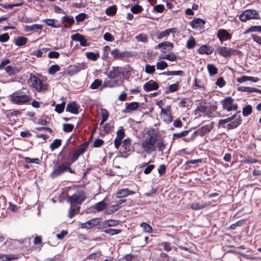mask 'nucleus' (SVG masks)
Listing matches in <instances>:
<instances>
[{
    "label": "nucleus",
    "mask_w": 261,
    "mask_h": 261,
    "mask_svg": "<svg viewBox=\"0 0 261 261\" xmlns=\"http://www.w3.org/2000/svg\"><path fill=\"white\" fill-rule=\"evenodd\" d=\"M117 7L116 6L109 7L106 10V13L109 16H113L116 13Z\"/></svg>",
    "instance_id": "ea45409f"
},
{
    "label": "nucleus",
    "mask_w": 261,
    "mask_h": 261,
    "mask_svg": "<svg viewBox=\"0 0 261 261\" xmlns=\"http://www.w3.org/2000/svg\"><path fill=\"white\" fill-rule=\"evenodd\" d=\"M87 148V145L84 144L80 146V147L74 152L71 158V163L77 160L80 155L83 154Z\"/></svg>",
    "instance_id": "f8f14e48"
},
{
    "label": "nucleus",
    "mask_w": 261,
    "mask_h": 261,
    "mask_svg": "<svg viewBox=\"0 0 261 261\" xmlns=\"http://www.w3.org/2000/svg\"><path fill=\"white\" fill-rule=\"evenodd\" d=\"M120 85L117 80H113V81H109L107 82H105L102 85V88H113L115 87H118Z\"/></svg>",
    "instance_id": "393cba45"
},
{
    "label": "nucleus",
    "mask_w": 261,
    "mask_h": 261,
    "mask_svg": "<svg viewBox=\"0 0 261 261\" xmlns=\"http://www.w3.org/2000/svg\"><path fill=\"white\" fill-rule=\"evenodd\" d=\"M74 128V125L71 124L65 123L63 124V130L65 132H70Z\"/></svg>",
    "instance_id": "bf43d9fd"
},
{
    "label": "nucleus",
    "mask_w": 261,
    "mask_h": 261,
    "mask_svg": "<svg viewBox=\"0 0 261 261\" xmlns=\"http://www.w3.org/2000/svg\"><path fill=\"white\" fill-rule=\"evenodd\" d=\"M166 46L169 47L170 48V50L173 48V44L172 43L168 41L163 42L161 43H159L157 46H156L155 47V48L158 49L163 47V49L165 50L166 49Z\"/></svg>",
    "instance_id": "7c9ffc66"
},
{
    "label": "nucleus",
    "mask_w": 261,
    "mask_h": 261,
    "mask_svg": "<svg viewBox=\"0 0 261 261\" xmlns=\"http://www.w3.org/2000/svg\"><path fill=\"white\" fill-rule=\"evenodd\" d=\"M141 226L142 227L144 231L147 232H151L152 230V228L150 225L148 224L143 222L141 224Z\"/></svg>",
    "instance_id": "052dcab7"
},
{
    "label": "nucleus",
    "mask_w": 261,
    "mask_h": 261,
    "mask_svg": "<svg viewBox=\"0 0 261 261\" xmlns=\"http://www.w3.org/2000/svg\"><path fill=\"white\" fill-rule=\"evenodd\" d=\"M80 208V207L75 208L73 207V206H72L71 205V207L69 211L68 217L69 218H72L75 215V214H77V213L79 212Z\"/></svg>",
    "instance_id": "8fccbe9b"
},
{
    "label": "nucleus",
    "mask_w": 261,
    "mask_h": 261,
    "mask_svg": "<svg viewBox=\"0 0 261 261\" xmlns=\"http://www.w3.org/2000/svg\"><path fill=\"white\" fill-rule=\"evenodd\" d=\"M111 55L115 59H117L122 57V54L120 53L119 50L118 49H114L111 51Z\"/></svg>",
    "instance_id": "0e129e2a"
},
{
    "label": "nucleus",
    "mask_w": 261,
    "mask_h": 261,
    "mask_svg": "<svg viewBox=\"0 0 261 261\" xmlns=\"http://www.w3.org/2000/svg\"><path fill=\"white\" fill-rule=\"evenodd\" d=\"M236 51V49L228 48L224 46H219L216 49V51L218 54L225 58L230 57L232 54L233 52Z\"/></svg>",
    "instance_id": "1a4fd4ad"
},
{
    "label": "nucleus",
    "mask_w": 261,
    "mask_h": 261,
    "mask_svg": "<svg viewBox=\"0 0 261 261\" xmlns=\"http://www.w3.org/2000/svg\"><path fill=\"white\" fill-rule=\"evenodd\" d=\"M160 58L163 59L168 60L170 61H174L176 59V56L174 53H171L169 54H165L162 57L160 56Z\"/></svg>",
    "instance_id": "e433bc0d"
},
{
    "label": "nucleus",
    "mask_w": 261,
    "mask_h": 261,
    "mask_svg": "<svg viewBox=\"0 0 261 261\" xmlns=\"http://www.w3.org/2000/svg\"><path fill=\"white\" fill-rule=\"evenodd\" d=\"M107 206V204L105 203L104 200H102L100 202H99L96 203L93 207L96 209L97 211L100 212L105 209V208Z\"/></svg>",
    "instance_id": "c756f323"
},
{
    "label": "nucleus",
    "mask_w": 261,
    "mask_h": 261,
    "mask_svg": "<svg viewBox=\"0 0 261 261\" xmlns=\"http://www.w3.org/2000/svg\"><path fill=\"white\" fill-rule=\"evenodd\" d=\"M158 88V84L153 80H150L143 86V89L145 91L155 90H157Z\"/></svg>",
    "instance_id": "2eb2a0df"
},
{
    "label": "nucleus",
    "mask_w": 261,
    "mask_h": 261,
    "mask_svg": "<svg viewBox=\"0 0 261 261\" xmlns=\"http://www.w3.org/2000/svg\"><path fill=\"white\" fill-rule=\"evenodd\" d=\"M238 90L242 92H246L248 93L255 92L261 94V90L252 87L240 86L238 88Z\"/></svg>",
    "instance_id": "aec40b11"
},
{
    "label": "nucleus",
    "mask_w": 261,
    "mask_h": 261,
    "mask_svg": "<svg viewBox=\"0 0 261 261\" xmlns=\"http://www.w3.org/2000/svg\"><path fill=\"white\" fill-rule=\"evenodd\" d=\"M168 66V64L164 61L158 62L156 63V68L158 69L163 70Z\"/></svg>",
    "instance_id": "13d9d810"
},
{
    "label": "nucleus",
    "mask_w": 261,
    "mask_h": 261,
    "mask_svg": "<svg viewBox=\"0 0 261 261\" xmlns=\"http://www.w3.org/2000/svg\"><path fill=\"white\" fill-rule=\"evenodd\" d=\"M207 68L211 76L215 75L218 73V69L213 64H208L207 65Z\"/></svg>",
    "instance_id": "2f4dec72"
},
{
    "label": "nucleus",
    "mask_w": 261,
    "mask_h": 261,
    "mask_svg": "<svg viewBox=\"0 0 261 261\" xmlns=\"http://www.w3.org/2000/svg\"><path fill=\"white\" fill-rule=\"evenodd\" d=\"M62 141L60 139H57L54 140L53 142L50 145V148L51 150L58 148L61 145Z\"/></svg>",
    "instance_id": "58836bf2"
},
{
    "label": "nucleus",
    "mask_w": 261,
    "mask_h": 261,
    "mask_svg": "<svg viewBox=\"0 0 261 261\" xmlns=\"http://www.w3.org/2000/svg\"><path fill=\"white\" fill-rule=\"evenodd\" d=\"M86 197L83 192H77L68 198V201L70 202L72 206L75 204H81L85 199Z\"/></svg>",
    "instance_id": "0eeeda50"
},
{
    "label": "nucleus",
    "mask_w": 261,
    "mask_h": 261,
    "mask_svg": "<svg viewBox=\"0 0 261 261\" xmlns=\"http://www.w3.org/2000/svg\"><path fill=\"white\" fill-rule=\"evenodd\" d=\"M43 27L41 24H34L30 25H25L24 30L26 32L37 31V30H41Z\"/></svg>",
    "instance_id": "5701e85b"
},
{
    "label": "nucleus",
    "mask_w": 261,
    "mask_h": 261,
    "mask_svg": "<svg viewBox=\"0 0 261 261\" xmlns=\"http://www.w3.org/2000/svg\"><path fill=\"white\" fill-rule=\"evenodd\" d=\"M11 101L12 103L17 105H23L29 102L31 99V96L23 94L20 91H16L10 95Z\"/></svg>",
    "instance_id": "f03ea898"
},
{
    "label": "nucleus",
    "mask_w": 261,
    "mask_h": 261,
    "mask_svg": "<svg viewBox=\"0 0 261 261\" xmlns=\"http://www.w3.org/2000/svg\"><path fill=\"white\" fill-rule=\"evenodd\" d=\"M241 122L242 120L239 117V118H236L233 121L228 124L227 125V128L229 129L235 128L241 124Z\"/></svg>",
    "instance_id": "c85d7f7f"
},
{
    "label": "nucleus",
    "mask_w": 261,
    "mask_h": 261,
    "mask_svg": "<svg viewBox=\"0 0 261 261\" xmlns=\"http://www.w3.org/2000/svg\"><path fill=\"white\" fill-rule=\"evenodd\" d=\"M217 37L221 43H222L224 39H230L231 35L226 30L220 29L218 31Z\"/></svg>",
    "instance_id": "4468645a"
},
{
    "label": "nucleus",
    "mask_w": 261,
    "mask_h": 261,
    "mask_svg": "<svg viewBox=\"0 0 261 261\" xmlns=\"http://www.w3.org/2000/svg\"><path fill=\"white\" fill-rule=\"evenodd\" d=\"M175 32V28L167 29V30L163 31L159 34H158L157 36V38L158 39H161V38H162L163 37L168 36L171 33H173Z\"/></svg>",
    "instance_id": "cd10ccee"
},
{
    "label": "nucleus",
    "mask_w": 261,
    "mask_h": 261,
    "mask_svg": "<svg viewBox=\"0 0 261 261\" xmlns=\"http://www.w3.org/2000/svg\"><path fill=\"white\" fill-rule=\"evenodd\" d=\"M189 132V130H183L180 133H174L173 135V138H180L182 137L186 136L188 134Z\"/></svg>",
    "instance_id": "4d7b16f0"
},
{
    "label": "nucleus",
    "mask_w": 261,
    "mask_h": 261,
    "mask_svg": "<svg viewBox=\"0 0 261 261\" xmlns=\"http://www.w3.org/2000/svg\"><path fill=\"white\" fill-rule=\"evenodd\" d=\"M214 50L213 47L212 46H207L206 45L201 46L199 49V53L201 54H205L206 55L211 54Z\"/></svg>",
    "instance_id": "4be33fe9"
},
{
    "label": "nucleus",
    "mask_w": 261,
    "mask_h": 261,
    "mask_svg": "<svg viewBox=\"0 0 261 261\" xmlns=\"http://www.w3.org/2000/svg\"><path fill=\"white\" fill-rule=\"evenodd\" d=\"M86 55L88 59L94 61L97 60V59L99 57V55L98 53L87 52L86 53Z\"/></svg>",
    "instance_id": "c9c22d12"
},
{
    "label": "nucleus",
    "mask_w": 261,
    "mask_h": 261,
    "mask_svg": "<svg viewBox=\"0 0 261 261\" xmlns=\"http://www.w3.org/2000/svg\"><path fill=\"white\" fill-rule=\"evenodd\" d=\"M71 38L73 40L79 41L80 45L82 46H87L89 45L85 37L80 34L77 33L72 35L71 36Z\"/></svg>",
    "instance_id": "a211bd4d"
},
{
    "label": "nucleus",
    "mask_w": 261,
    "mask_h": 261,
    "mask_svg": "<svg viewBox=\"0 0 261 261\" xmlns=\"http://www.w3.org/2000/svg\"><path fill=\"white\" fill-rule=\"evenodd\" d=\"M161 119L167 123H169L172 121V111L170 106H168L164 109H162L160 113Z\"/></svg>",
    "instance_id": "6e6552de"
},
{
    "label": "nucleus",
    "mask_w": 261,
    "mask_h": 261,
    "mask_svg": "<svg viewBox=\"0 0 261 261\" xmlns=\"http://www.w3.org/2000/svg\"><path fill=\"white\" fill-rule=\"evenodd\" d=\"M260 18L258 12L254 9H247L243 11L239 16L240 20L244 22L251 19H259Z\"/></svg>",
    "instance_id": "20e7f679"
},
{
    "label": "nucleus",
    "mask_w": 261,
    "mask_h": 261,
    "mask_svg": "<svg viewBox=\"0 0 261 261\" xmlns=\"http://www.w3.org/2000/svg\"><path fill=\"white\" fill-rule=\"evenodd\" d=\"M135 192L129 190L127 188L122 189L120 190L116 194V197L118 198L125 197L127 196L133 195Z\"/></svg>",
    "instance_id": "6ab92c4d"
},
{
    "label": "nucleus",
    "mask_w": 261,
    "mask_h": 261,
    "mask_svg": "<svg viewBox=\"0 0 261 261\" xmlns=\"http://www.w3.org/2000/svg\"><path fill=\"white\" fill-rule=\"evenodd\" d=\"M104 232L106 233L109 234L111 236H113L115 234H117L120 233L121 232V229H112V228H108L104 230Z\"/></svg>",
    "instance_id": "79ce46f5"
},
{
    "label": "nucleus",
    "mask_w": 261,
    "mask_h": 261,
    "mask_svg": "<svg viewBox=\"0 0 261 261\" xmlns=\"http://www.w3.org/2000/svg\"><path fill=\"white\" fill-rule=\"evenodd\" d=\"M48 50V48H42L39 49L34 50L31 53V55L32 56H35L37 58H40L43 56V54H45Z\"/></svg>",
    "instance_id": "a878e982"
},
{
    "label": "nucleus",
    "mask_w": 261,
    "mask_h": 261,
    "mask_svg": "<svg viewBox=\"0 0 261 261\" xmlns=\"http://www.w3.org/2000/svg\"><path fill=\"white\" fill-rule=\"evenodd\" d=\"M102 255V252L100 250H97V251L92 253L89 255L86 258L88 259L95 260Z\"/></svg>",
    "instance_id": "72a5a7b5"
},
{
    "label": "nucleus",
    "mask_w": 261,
    "mask_h": 261,
    "mask_svg": "<svg viewBox=\"0 0 261 261\" xmlns=\"http://www.w3.org/2000/svg\"><path fill=\"white\" fill-rule=\"evenodd\" d=\"M184 72L182 70H178L164 72L160 73V74H163L165 75H179L182 74Z\"/></svg>",
    "instance_id": "a19ab883"
},
{
    "label": "nucleus",
    "mask_w": 261,
    "mask_h": 261,
    "mask_svg": "<svg viewBox=\"0 0 261 261\" xmlns=\"http://www.w3.org/2000/svg\"><path fill=\"white\" fill-rule=\"evenodd\" d=\"M124 137V129L122 126H121L120 129L117 132V136L116 138H118L122 140Z\"/></svg>",
    "instance_id": "338daca9"
},
{
    "label": "nucleus",
    "mask_w": 261,
    "mask_h": 261,
    "mask_svg": "<svg viewBox=\"0 0 261 261\" xmlns=\"http://www.w3.org/2000/svg\"><path fill=\"white\" fill-rule=\"evenodd\" d=\"M100 222V218H95L92 219L85 223L81 224L82 228L91 229L95 226L97 225Z\"/></svg>",
    "instance_id": "9d476101"
},
{
    "label": "nucleus",
    "mask_w": 261,
    "mask_h": 261,
    "mask_svg": "<svg viewBox=\"0 0 261 261\" xmlns=\"http://www.w3.org/2000/svg\"><path fill=\"white\" fill-rule=\"evenodd\" d=\"M135 38L138 41H140L145 43L148 42L147 35L143 34L142 33H141L138 35L136 36L135 37Z\"/></svg>",
    "instance_id": "c03bdc74"
},
{
    "label": "nucleus",
    "mask_w": 261,
    "mask_h": 261,
    "mask_svg": "<svg viewBox=\"0 0 261 261\" xmlns=\"http://www.w3.org/2000/svg\"><path fill=\"white\" fill-rule=\"evenodd\" d=\"M206 204H200L199 203H193L191 204V207L194 210H198L205 208L206 206Z\"/></svg>",
    "instance_id": "3c124183"
},
{
    "label": "nucleus",
    "mask_w": 261,
    "mask_h": 261,
    "mask_svg": "<svg viewBox=\"0 0 261 261\" xmlns=\"http://www.w3.org/2000/svg\"><path fill=\"white\" fill-rule=\"evenodd\" d=\"M261 32V26L260 25H254L251 26L245 32V33H248L250 32Z\"/></svg>",
    "instance_id": "a18cd8bd"
},
{
    "label": "nucleus",
    "mask_w": 261,
    "mask_h": 261,
    "mask_svg": "<svg viewBox=\"0 0 261 261\" xmlns=\"http://www.w3.org/2000/svg\"><path fill=\"white\" fill-rule=\"evenodd\" d=\"M60 70V67L58 65H53L49 68L48 73L50 74H54Z\"/></svg>",
    "instance_id": "6e6d98bb"
},
{
    "label": "nucleus",
    "mask_w": 261,
    "mask_h": 261,
    "mask_svg": "<svg viewBox=\"0 0 261 261\" xmlns=\"http://www.w3.org/2000/svg\"><path fill=\"white\" fill-rule=\"evenodd\" d=\"M143 10V9L142 7L138 4L133 6L130 9L131 12L134 14L141 13Z\"/></svg>",
    "instance_id": "49530a36"
},
{
    "label": "nucleus",
    "mask_w": 261,
    "mask_h": 261,
    "mask_svg": "<svg viewBox=\"0 0 261 261\" xmlns=\"http://www.w3.org/2000/svg\"><path fill=\"white\" fill-rule=\"evenodd\" d=\"M123 72V69L119 67H112L110 70L107 73V76L110 79L117 77Z\"/></svg>",
    "instance_id": "9b49d317"
},
{
    "label": "nucleus",
    "mask_w": 261,
    "mask_h": 261,
    "mask_svg": "<svg viewBox=\"0 0 261 261\" xmlns=\"http://www.w3.org/2000/svg\"><path fill=\"white\" fill-rule=\"evenodd\" d=\"M120 206L118 204H115L110 206L108 209L106 210L105 213L106 214H112L114 212L119 210Z\"/></svg>",
    "instance_id": "473e14b6"
},
{
    "label": "nucleus",
    "mask_w": 261,
    "mask_h": 261,
    "mask_svg": "<svg viewBox=\"0 0 261 261\" xmlns=\"http://www.w3.org/2000/svg\"><path fill=\"white\" fill-rule=\"evenodd\" d=\"M5 70L9 75H14L19 71L17 68L11 66H7Z\"/></svg>",
    "instance_id": "f704fd0d"
},
{
    "label": "nucleus",
    "mask_w": 261,
    "mask_h": 261,
    "mask_svg": "<svg viewBox=\"0 0 261 261\" xmlns=\"http://www.w3.org/2000/svg\"><path fill=\"white\" fill-rule=\"evenodd\" d=\"M62 20L64 22H66L68 23L69 25H72L74 22V20L72 16L70 17L67 15L64 16L62 17Z\"/></svg>",
    "instance_id": "5fc2aeb1"
},
{
    "label": "nucleus",
    "mask_w": 261,
    "mask_h": 261,
    "mask_svg": "<svg viewBox=\"0 0 261 261\" xmlns=\"http://www.w3.org/2000/svg\"><path fill=\"white\" fill-rule=\"evenodd\" d=\"M43 21L45 22L47 25L54 28H58L60 27L58 20L55 19H46L43 20Z\"/></svg>",
    "instance_id": "b1692460"
},
{
    "label": "nucleus",
    "mask_w": 261,
    "mask_h": 261,
    "mask_svg": "<svg viewBox=\"0 0 261 261\" xmlns=\"http://www.w3.org/2000/svg\"><path fill=\"white\" fill-rule=\"evenodd\" d=\"M65 105V102H63L61 104H58L56 106L55 111L59 113H61L63 112Z\"/></svg>",
    "instance_id": "680f3d73"
},
{
    "label": "nucleus",
    "mask_w": 261,
    "mask_h": 261,
    "mask_svg": "<svg viewBox=\"0 0 261 261\" xmlns=\"http://www.w3.org/2000/svg\"><path fill=\"white\" fill-rule=\"evenodd\" d=\"M223 110L227 112L236 111L238 109V105L234 103V99L230 96L227 97L221 100Z\"/></svg>",
    "instance_id": "423d86ee"
},
{
    "label": "nucleus",
    "mask_w": 261,
    "mask_h": 261,
    "mask_svg": "<svg viewBox=\"0 0 261 261\" xmlns=\"http://www.w3.org/2000/svg\"><path fill=\"white\" fill-rule=\"evenodd\" d=\"M210 128L208 125H204L200 129H198V135L201 136H204L206 133L210 132Z\"/></svg>",
    "instance_id": "4c0bfd02"
},
{
    "label": "nucleus",
    "mask_w": 261,
    "mask_h": 261,
    "mask_svg": "<svg viewBox=\"0 0 261 261\" xmlns=\"http://www.w3.org/2000/svg\"><path fill=\"white\" fill-rule=\"evenodd\" d=\"M80 106L75 101L68 103L66 107V111L69 112L74 114H77L79 113V110Z\"/></svg>",
    "instance_id": "ddd939ff"
},
{
    "label": "nucleus",
    "mask_w": 261,
    "mask_h": 261,
    "mask_svg": "<svg viewBox=\"0 0 261 261\" xmlns=\"http://www.w3.org/2000/svg\"><path fill=\"white\" fill-rule=\"evenodd\" d=\"M30 82L31 85L38 92H44L47 88V85L45 84H43L42 81L36 77L34 74H31L30 77Z\"/></svg>",
    "instance_id": "39448f33"
},
{
    "label": "nucleus",
    "mask_w": 261,
    "mask_h": 261,
    "mask_svg": "<svg viewBox=\"0 0 261 261\" xmlns=\"http://www.w3.org/2000/svg\"><path fill=\"white\" fill-rule=\"evenodd\" d=\"M205 23V20L201 18H195L190 23L192 28L194 29H201Z\"/></svg>",
    "instance_id": "f3484780"
},
{
    "label": "nucleus",
    "mask_w": 261,
    "mask_h": 261,
    "mask_svg": "<svg viewBox=\"0 0 261 261\" xmlns=\"http://www.w3.org/2000/svg\"><path fill=\"white\" fill-rule=\"evenodd\" d=\"M119 224V221L113 219H109L105 221L102 224L103 228H107L111 226H115Z\"/></svg>",
    "instance_id": "bb28decb"
},
{
    "label": "nucleus",
    "mask_w": 261,
    "mask_h": 261,
    "mask_svg": "<svg viewBox=\"0 0 261 261\" xmlns=\"http://www.w3.org/2000/svg\"><path fill=\"white\" fill-rule=\"evenodd\" d=\"M103 39L105 40L110 42H112L115 39L114 37L110 33H106L103 35Z\"/></svg>",
    "instance_id": "69168bd1"
},
{
    "label": "nucleus",
    "mask_w": 261,
    "mask_h": 261,
    "mask_svg": "<svg viewBox=\"0 0 261 261\" xmlns=\"http://www.w3.org/2000/svg\"><path fill=\"white\" fill-rule=\"evenodd\" d=\"M102 84V81L96 79L91 84L90 88L92 89H97Z\"/></svg>",
    "instance_id": "09e8293b"
},
{
    "label": "nucleus",
    "mask_w": 261,
    "mask_h": 261,
    "mask_svg": "<svg viewBox=\"0 0 261 261\" xmlns=\"http://www.w3.org/2000/svg\"><path fill=\"white\" fill-rule=\"evenodd\" d=\"M71 165V163L69 162L57 165L54 167L53 171L50 173V176L52 178H55L62 175L66 171L74 174V170L70 168Z\"/></svg>",
    "instance_id": "f257e3e1"
},
{
    "label": "nucleus",
    "mask_w": 261,
    "mask_h": 261,
    "mask_svg": "<svg viewBox=\"0 0 261 261\" xmlns=\"http://www.w3.org/2000/svg\"><path fill=\"white\" fill-rule=\"evenodd\" d=\"M236 117H237V113H235L231 117H228L226 119H220L219 121V124L220 125H222V124L226 123L228 122L232 121L233 119H234L235 118H236Z\"/></svg>",
    "instance_id": "603ef678"
},
{
    "label": "nucleus",
    "mask_w": 261,
    "mask_h": 261,
    "mask_svg": "<svg viewBox=\"0 0 261 261\" xmlns=\"http://www.w3.org/2000/svg\"><path fill=\"white\" fill-rule=\"evenodd\" d=\"M196 45V41L193 37H191L187 43V47L188 48H192Z\"/></svg>",
    "instance_id": "e2e57ef3"
},
{
    "label": "nucleus",
    "mask_w": 261,
    "mask_h": 261,
    "mask_svg": "<svg viewBox=\"0 0 261 261\" xmlns=\"http://www.w3.org/2000/svg\"><path fill=\"white\" fill-rule=\"evenodd\" d=\"M60 57V53L55 51H50L48 54V57L49 58H55L58 59Z\"/></svg>",
    "instance_id": "774afa93"
},
{
    "label": "nucleus",
    "mask_w": 261,
    "mask_h": 261,
    "mask_svg": "<svg viewBox=\"0 0 261 261\" xmlns=\"http://www.w3.org/2000/svg\"><path fill=\"white\" fill-rule=\"evenodd\" d=\"M125 109L127 113L137 110L139 106V102H132L130 103L126 102L125 103Z\"/></svg>",
    "instance_id": "412c9836"
},
{
    "label": "nucleus",
    "mask_w": 261,
    "mask_h": 261,
    "mask_svg": "<svg viewBox=\"0 0 261 261\" xmlns=\"http://www.w3.org/2000/svg\"><path fill=\"white\" fill-rule=\"evenodd\" d=\"M155 66H151L149 64H146L145 65V72L148 74H153L155 71Z\"/></svg>",
    "instance_id": "864d4df0"
},
{
    "label": "nucleus",
    "mask_w": 261,
    "mask_h": 261,
    "mask_svg": "<svg viewBox=\"0 0 261 261\" xmlns=\"http://www.w3.org/2000/svg\"><path fill=\"white\" fill-rule=\"evenodd\" d=\"M27 38L23 37H19L15 40V44L18 46H22L26 44Z\"/></svg>",
    "instance_id": "37998d69"
},
{
    "label": "nucleus",
    "mask_w": 261,
    "mask_h": 261,
    "mask_svg": "<svg viewBox=\"0 0 261 261\" xmlns=\"http://www.w3.org/2000/svg\"><path fill=\"white\" fill-rule=\"evenodd\" d=\"M122 148L124 153L130 154L133 151L134 148L131 145L130 140L129 138L124 140Z\"/></svg>",
    "instance_id": "dca6fc26"
},
{
    "label": "nucleus",
    "mask_w": 261,
    "mask_h": 261,
    "mask_svg": "<svg viewBox=\"0 0 261 261\" xmlns=\"http://www.w3.org/2000/svg\"><path fill=\"white\" fill-rule=\"evenodd\" d=\"M252 107L250 105H247L243 109V115L246 117L252 113Z\"/></svg>",
    "instance_id": "de8ad7c7"
},
{
    "label": "nucleus",
    "mask_w": 261,
    "mask_h": 261,
    "mask_svg": "<svg viewBox=\"0 0 261 261\" xmlns=\"http://www.w3.org/2000/svg\"><path fill=\"white\" fill-rule=\"evenodd\" d=\"M156 138L153 136H150L147 137L142 142L141 147L143 150L147 154H151L152 152L155 151L156 147L155 144Z\"/></svg>",
    "instance_id": "7ed1b4c3"
}]
</instances>
